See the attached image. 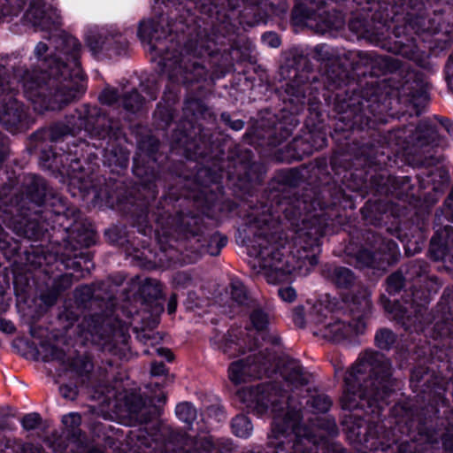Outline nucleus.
<instances>
[{
	"label": "nucleus",
	"mask_w": 453,
	"mask_h": 453,
	"mask_svg": "<svg viewBox=\"0 0 453 453\" xmlns=\"http://www.w3.org/2000/svg\"><path fill=\"white\" fill-rule=\"evenodd\" d=\"M158 19L142 20L138 36L160 57L168 79L190 88L206 81L209 71L202 60L217 46L240 50L239 27L220 12L217 0H155Z\"/></svg>",
	"instance_id": "obj_1"
},
{
	"label": "nucleus",
	"mask_w": 453,
	"mask_h": 453,
	"mask_svg": "<svg viewBox=\"0 0 453 453\" xmlns=\"http://www.w3.org/2000/svg\"><path fill=\"white\" fill-rule=\"evenodd\" d=\"M273 215L267 203L250 206L245 223L239 230L244 234L242 242L250 245V254L255 256L270 283L286 280L294 273L308 274L319 263V239L325 234L326 223L317 216L302 219L293 237L294 249L286 256L285 241Z\"/></svg>",
	"instance_id": "obj_2"
},
{
	"label": "nucleus",
	"mask_w": 453,
	"mask_h": 453,
	"mask_svg": "<svg viewBox=\"0 0 453 453\" xmlns=\"http://www.w3.org/2000/svg\"><path fill=\"white\" fill-rule=\"evenodd\" d=\"M250 406L258 414L269 410L273 414V431L285 435L287 441L277 442L273 453H349L339 442L328 441L339 434L334 418L316 417L301 424V406L293 404V396L280 394L277 384H269L253 390Z\"/></svg>",
	"instance_id": "obj_3"
},
{
	"label": "nucleus",
	"mask_w": 453,
	"mask_h": 453,
	"mask_svg": "<svg viewBox=\"0 0 453 453\" xmlns=\"http://www.w3.org/2000/svg\"><path fill=\"white\" fill-rule=\"evenodd\" d=\"M50 42L55 51L43 59L41 72L27 73L25 80V96L40 113L61 110L80 100L87 89L78 40L65 31H56Z\"/></svg>",
	"instance_id": "obj_4"
},
{
	"label": "nucleus",
	"mask_w": 453,
	"mask_h": 453,
	"mask_svg": "<svg viewBox=\"0 0 453 453\" xmlns=\"http://www.w3.org/2000/svg\"><path fill=\"white\" fill-rule=\"evenodd\" d=\"M309 71V61L303 54L295 51L286 55L280 67L281 78L289 80L284 86L282 114L280 117L269 115L262 118L255 127L244 134L242 139L245 142L271 150L292 134L299 124L296 115L303 111L307 104L311 108L314 105L307 91L311 83L317 81V77H310Z\"/></svg>",
	"instance_id": "obj_5"
},
{
	"label": "nucleus",
	"mask_w": 453,
	"mask_h": 453,
	"mask_svg": "<svg viewBox=\"0 0 453 453\" xmlns=\"http://www.w3.org/2000/svg\"><path fill=\"white\" fill-rule=\"evenodd\" d=\"M309 71V61L303 54L295 51L286 55L280 67L281 78L289 80L284 86L282 114L280 117L269 115L262 118L255 127L244 134L242 139L245 142L271 150L292 134L299 124L296 115L303 111L307 104L311 108L314 105L307 91L311 83L317 81V77H310Z\"/></svg>",
	"instance_id": "obj_6"
},
{
	"label": "nucleus",
	"mask_w": 453,
	"mask_h": 453,
	"mask_svg": "<svg viewBox=\"0 0 453 453\" xmlns=\"http://www.w3.org/2000/svg\"><path fill=\"white\" fill-rule=\"evenodd\" d=\"M276 180L279 185L296 188L306 181L307 187L291 192L277 201L273 214L281 212L291 221L311 219L317 216L320 221L328 225L324 211L335 205L342 196V189L328 172L326 158H317L302 168H291L280 171ZM273 208V205H270Z\"/></svg>",
	"instance_id": "obj_7"
},
{
	"label": "nucleus",
	"mask_w": 453,
	"mask_h": 453,
	"mask_svg": "<svg viewBox=\"0 0 453 453\" xmlns=\"http://www.w3.org/2000/svg\"><path fill=\"white\" fill-rule=\"evenodd\" d=\"M392 364L382 353L365 350L344 375L342 407L380 414L393 390Z\"/></svg>",
	"instance_id": "obj_8"
},
{
	"label": "nucleus",
	"mask_w": 453,
	"mask_h": 453,
	"mask_svg": "<svg viewBox=\"0 0 453 453\" xmlns=\"http://www.w3.org/2000/svg\"><path fill=\"white\" fill-rule=\"evenodd\" d=\"M159 145V140L150 134L142 135L139 139V150L151 158V161L141 163L139 159L134 158L132 170L140 180L135 189L127 191L125 196L112 191L108 185L95 190L96 199L111 205L116 203L125 213L135 218L142 226L140 231L144 234L147 231L148 214L152 211V202L158 193L157 188L165 187V174L160 171L154 158Z\"/></svg>",
	"instance_id": "obj_9"
},
{
	"label": "nucleus",
	"mask_w": 453,
	"mask_h": 453,
	"mask_svg": "<svg viewBox=\"0 0 453 453\" xmlns=\"http://www.w3.org/2000/svg\"><path fill=\"white\" fill-rule=\"evenodd\" d=\"M323 76L327 90L339 89L334 95L333 110L344 128L363 129L370 125L372 117L383 111L380 89L375 83L362 86L350 82L349 73L340 59L326 67Z\"/></svg>",
	"instance_id": "obj_10"
},
{
	"label": "nucleus",
	"mask_w": 453,
	"mask_h": 453,
	"mask_svg": "<svg viewBox=\"0 0 453 453\" xmlns=\"http://www.w3.org/2000/svg\"><path fill=\"white\" fill-rule=\"evenodd\" d=\"M74 297L78 308L88 313L80 325L81 331L88 334L95 344L113 353L121 349L120 345H127L129 335L113 315L116 298L104 283L81 286L75 289Z\"/></svg>",
	"instance_id": "obj_11"
},
{
	"label": "nucleus",
	"mask_w": 453,
	"mask_h": 453,
	"mask_svg": "<svg viewBox=\"0 0 453 453\" xmlns=\"http://www.w3.org/2000/svg\"><path fill=\"white\" fill-rule=\"evenodd\" d=\"M366 13L357 14L349 21V28L357 38L365 39L388 52L415 61L422 68L432 71L431 63L420 56L415 40L406 34V27H395L393 36L386 37L388 21L395 15L387 5L382 8L363 7Z\"/></svg>",
	"instance_id": "obj_12"
},
{
	"label": "nucleus",
	"mask_w": 453,
	"mask_h": 453,
	"mask_svg": "<svg viewBox=\"0 0 453 453\" xmlns=\"http://www.w3.org/2000/svg\"><path fill=\"white\" fill-rule=\"evenodd\" d=\"M352 71L357 75L380 76L388 73H397L403 80L402 93L416 108V114L421 113V108L429 99V83L423 73L411 69L407 63L390 57L378 55L374 51H349L345 54Z\"/></svg>",
	"instance_id": "obj_13"
},
{
	"label": "nucleus",
	"mask_w": 453,
	"mask_h": 453,
	"mask_svg": "<svg viewBox=\"0 0 453 453\" xmlns=\"http://www.w3.org/2000/svg\"><path fill=\"white\" fill-rule=\"evenodd\" d=\"M182 111L184 119L172 135L173 146L181 149L184 157L189 160L210 157L214 153L212 134L195 121L203 119L212 123L216 120L215 113L202 100L194 97L185 100Z\"/></svg>",
	"instance_id": "obj_14"
},
{
	"label": "nucleus",
	"mask_w": 453,
	"mask_h": 453,
	"mask_svg": "<svg viewBox=\"0 0 453 453\" xmlns=\"http://www.w3.org/2000/svg\"><path fill=\"white\" fill-rule=\"evenodd\" d=\"M198 436H189L185 433L174 431L170 427L159 428L158 426H154L153 431L148 433L142 428L137 432H131L132 440L136 438L140 442L139 446L146 448L151 447V441H157V432L164 438V444L161 453H212L217 448L218 453H233V443L228 440L218 441L217 444L213 443L211 437L207 435L208 428L203 423L196 422Z\"/></svg>",
	"instance_id": "obj_15"
},
{
	"label": "nucleus",
	"mask_w": 453,
	"mask_h": 453,
	"mask_svg": "<svg viewBox=\"0 0 453 453\" xmlns=\"http://www.w3.org/2000/svg\"><path fill=\"white\" fill-rule=\"evenodd\" d=\"M8 188L6 197V206L12 207L14 211H23V210L33 211L35 215L44 213L46 219L50 217L69 214L70 209L67 207L66 200L58 193L49 187L46 180L37 174H27L22 180V188L19 194L9 197L10 187L3 185L0 187Z\"/></svg>",
	"instance_id": "obj_16"
},
{
	"label": "nucleus",
	"mask_w": 453,
	"mask_h": 453,
	"mask_svg": "<svg viewBox=\"0 0 453 453\" xmlns=\"http://www.w3.org/2000/svg\"><path fill=\"white\" fill-rule=\"evenodd\" d=\"M0 60V124L11 133L23 132L34 120L22 102L16 98L17 85L22 81L14 80L9 68Z\"/></svg>",
	"instance_id": "obj_17"
},
{
	"label": "nucleus",
	"mask_w": 453,
	"mask_h": 453,
	"mask_svg": "<svg viewBox=\"0 0 453 453\" xmlns=\"http://www.w3.org/2000/svg\"><path fill=\"white\" fill-rule=\"evenodd\" d=\"M370 311L360 312L354 319V325L336 319L332 315V308L323 303H316L310 307L309 319L314 323L316 329L313 330L315 336L334 342L340 343L348 339L353 334H360L365 332Z\"/></svg>",
	"instance_id": "obj_18"
},
{
	"label": "nucleus",
	"mask_w": 453,
	"mask_h": 453,
	"mask_svg": "<svg viewBox=\"0 0 453 453\" xmlns=\"http://www.w3.org/2000/svg\"><path fill=\"white\" fill-rule=\"evenodd\" d=\"M7 191L6 187L0 188V211L4 213L3 221L19 237L34 241L42 238L48 232L52 217L46 219L44 213L36 216L33 211H14L12 207L6 206L4 200Z\"/></svg>",
	"instance_id": "obj_19"
},
{
	"label": "nucleus",
	"mask_w": 453,
	"mask_h": 453,
	"mask_svg": "<svg viewBox=\"0 0 453 453\" xmlns=\"http://www.w3.org/2000/svg\"><path fill=\"white\" fill-rule=\"evenodd\" d=\"M406 139L412 146L413 162L418 167L429 168L440 163L441 155L437 154L435 148L441 143V136L434 126L428 120H422L415 130Z\"/></svg>",
	"instance_id": "obj_20"
},
{
	"label": "nucleus",
	"mask_w": 453,
	"mask_h": 453,
	"mask_svg": "<svg viewBox=\"0 0 453 453\" xmlns=\"http://www.w3.org/2000/svg\"><path fill=\"white\" fill-rule=\"evenodd\" d=\"M276 369L281 379L284 380L288 389L282 388L281 383L279 381H269L257 385L255 388H251L247 391H243V402L246 403V407L250 412L259 415L250 406L253 400L252 396L250 395L253 390H256L260 387L273 383L278 385L280 390V394L285 395L287 397L293 396V398H296L298 394L296 393L295 390H299L303 386L308 385L311 377V374L304 370L298 360L290 357H282L279 359L276 365ZM292 403L294 405H296L295 399H293Z\"/></svg>",
	"instance_id": "obj_21"
},
{
	"label": "nucleus",
	"mask_w": 453,
	"mask_h": 453,
	"mask_svg": "<svg viewBox=\"0 0 453 453\" xmlns=\"http://www.w3.org/2000/svg\"><path fill=\"white\" fill-rule=\"evenodd\" d=\"M322 275L337 288L356 291L347 296L352 303V311L357 310V312L364 313L371 311L372 303L368 290L361 285L352 270L344 266L326 265L322 270Z\"/></svg>",
	"instance_id": "obj_22"
},
{
	"label": "nucleus",
	"mask_w": 453,
	"mask_h": 453,
	"mask_svg": "<svg viewBox=\"0 0 453 453\" xmlns=\"http://www.w3.org/2000/svg\"><path fill=\"white\" fill-rule=\"evenodd\" d=\"M44 142H40L38 147L34 145L35 150H39V165L41 167L47 170H60L67 169L73 173L82 172L83 165L81 162L83 157L84 148L88 144L84 141H79L77 143L73 142L72 146H68L66 149H62L63 153L57 154L50 148L46 149L43 147Z\"/></svg>",
	"instance_id": "obj_23"
},
{
	"label": "nucleus",
	"mask_w": 453,
	"mask_h": 453,
	"mask_svg": "<svg viewBox=\"0 0 453 453\" xmlns=\"http://www.w3.org/2000/svg\"><path fill=\"white\" fill-rule=\"evenodd\" d=\"M168 224L169 227L162 228V234L167 242L187 240L193 243L206 234L209 228L203 215L182 211L169 218Z\"/></svg>",
	"instance_id": "obj_24"
},
{
	"label": "nucleus",
	"mask_w": 453,
	"mask_h": 453,
	"mask_svg": "<svg viewBox=\"0 0 453 453\" xmlns=\"http://www.w3.org/2000/svg\"><path fill=\"white\" fill-rule=\"evenodd\" d=\"M369 187L377 195L392 196L409 205L415 206L419 201L414 195L415 187L409 176L375 173L370 178Z\"/></svg>",
	"instance_id": "obj_25"
},
{
	"label": "nucleus",
	"mask_w": 453,
	"mask_h": 453,
	"mask_svg": "<svg viewBox=\"0 0 453 453\" xmlns=\"http://www.w3.org/2000/svg\"><path fill=\"white\" fill-rule=\"evenodd\" d=\"M380 302L384 310L392 314L394 319L401 323L405 330H417L418 326L430 322L425 303L408 299L391 302L385 296H381Z\"/></svg>",
	"instance_id": "obj_26"
},
{
	"label": "nucleus",
	"mask_w": 453,
	"mask_h": 453,
	"mask_svg": "<svg viewBox=\"0 0 453 453\" xmlns=\"http://www.w3.org/2000/svg\"><path fill=\"white\" fill-rule=\"evenodd\" d=\"M274 359V353L265 349L256 354L252 360L249 357L246 362H233L228 369L229 379L234 384H240L251 378H261L269 372Z\"/></svg>",
	"instance_id": "obj_27"
},
{
	"label": "nucleus",
	"mask_w": 453,
	"mask_h": 453,
	"mask_svg": "<svg viewBox=\"0 0 453 453\" xmlns=\"http://www.w3.org/2000/svg\"><path fill=\"white\" fill-rule=\"evenodd\" d=\"M85 131L98 140L117 139L121 133L120 122L110 118L101 108L83 104Z\"/></svg>",
	"instance_id": "obj_28"
},
{
	"label": "nucleus",
	"mask_w": 453,
	"mask_h": 453,
	"mask_svg": "<svg viewBox=\"0 0 453 453\" xmlns=\"http://www.w3.org/2000/svg\"><path fill=\"white\" fill-rule=\"evenodd\" d=\"M124 400L128 411L126 415L142 425L159 416V409L155 402L165 403L166 396L164 393H159L143 398L139 393L130 392L126 394Z\"/></svg>",
	"instance_id": "obj_29"
},
{
	"label": "nucleus",
	"mask_w": 453,
	"mask_h": 453,
	"mask_svg": "<svg viewBox=\"0 0 453 453\" xmlns=\"http://www.w3.org/2000/svg\"><path fill=\"white\" fill-rule=\"evenodd\" d=\"M387 425L383 423L367 424L363 418L353 417L348 426L349 439L364 446L372 453L378 451L379 440H385L383 435Z\"/></svg>",
	"instance_id": "obj_30"
},
{
	"label": "nucleus",
	"mask_w": 453,
	"mask_h": 453,
	"mask_svg": "<svg viewBox=\"0 0 453 453\" xmlns=\"http://www.w3.org/2000/svg\"><path fill=\"white\" fill-rule=\"evenodd\" d=\"M86 42L90 51L97 58L125 55L128 42L121 34L89 32Z\"/></svg>",
	"instance_id": "obj_31"
},
{
	"label": "nucleus",
	"mask_w": 453,
	"mask_h": 453,
	"mask_svg": "<svg viewBox=\"0 0 453 453\" xmlns=\"http://www.w3.org/2000/svg\"><path fill=\"white\" fill-rule=\"evenodd\" d=\"M230 11L238 10L239 24L253 27L265 24L268 19V10L264 0H226Z\"/></svg>",
	"instance_id": "obj_32"
},
{
	"label": "nucleus",
	"mask_w": 453,
	"mask_h": 453,
	"mask_svg": "<svg viewBox=\"0 0 453 453\" xmlns=\"http://www.w3.org/2000/svg\"><path fill=\"white\" fill-rule=\"evenodd\" d=\"M24 19L40 30L57 29L61 26L60 17L56 11L46 8L45 3L42 0H34L30 3Z\"/></svg>",
	"instance_id": "obj_33"
},
{
	"label": "nucleus",
	"mask_w": 453,
	"mask_h": 453,
	"mask_svg": "<svg viewBox=\"0 0 453 453\" xmlns=\"http://www.w3.org/2000/svg\"><path fill=\"white\" fill-rule=\"evenodd\" d=\"M362 240L365 244L376 251L381 265L395 263L400 256L397 243L391 240L383 238L378 233L368 229L362 234Z\"/></svg>",
	"instance_id": "obj_34"
},
{
	"label": "nucleus",
	"mask_w": 453,
	"mask_h": 453,
	"mask_svg": "<svg viewBox=\"0 0 453 453\" xmlns=\"http://www.w3.org/2000/svg\"><path fill=\"white\" fill-rule=\"evenodd\" d=\"M139 297L152 314H159L164 307L159 300L162 297V287L158 280L148 278L139 287Z\"/></svg>",
	"instance_id": "obj_35"
},
{
	"label": "nucleus",
	"mask_w": 453,
	"mask_h": 453,
	"mask_svg": "<svg viewBox=\"0 0 453 453\" xmlns=\"http://www.w3.org/2000/svg\"><path fill=\"white\" fill-rule=\"evenodd\" d=\"M114 138L109 140L108 146L103 152L104 165L108 167L111 173H119L128 165L129 152L122 146L115 142Z\"/></svg>",
	"instance_id": "obj_36"
},
{
	"label": "nucleus",
	"mask_w": 453,
	"mask_h": 453,
	"mask_svg": "<svg viewBox=\"0 0 453 453\" xmlns=\"http://www.w3.org/2000/svg\"><path fill=\"white\" fill-rule=\"evenodd\" d=\"M209 232L210 229L208 228L206 234L197 238L195 242L190 243V249L193 250V252L198 255H219L222 248L227 243V237L219 232H215L211 234Z\"/></svg>",
	"instance_id": "obj_37"
},
{
	"label": "nucleus",
	"mask_w": 453,
	"mask_h": 453,
	"mask_svg": "<svg viewBox=\"0 0 453 453\" xmlns=\"http://www.w3.org/2000/svg\"><path fill=\"white\" fill-rule=\"evenodd\" d=\"M96 242V232L89 225L76 223L68 237L66 250L78 251L79 249L88 248Z\"/></svg>",
	"instance_id": "obj_38"
},
{
	"label": "nucleus",
	"mask_w": 453,
	"mask_h": 453,
	"mask_svg": "<svg viewBox=\"0 0 453 453\" xmlns=\"http://www.w3.org/2000/svg\"><path fill=\"white\" fill-rule=\"evenodd\" d=\"M68 135L74 136L65 124L60 120L49 127H42L34 132L30 135V142L35 143V147H38L40 142H58Z\"/></svg>",
	"instance_id": "obj_39"
},
{
	"label": "nucleus",
	"mask_w": 453,
	"mask_h": 453,
	"mask_svg": "<svg viewBox=\"0 0 453 453\" xmlns=\"http://www.w3.org/2000/svg\"><path fill=\"white\" fill-rule=\"evenodd\" d=\"M453 244V226H445L438 230L430 241L429 251L434 260H444Z\"/></svg>",
	"instance_id": "obj_40"
},
{
	"label": "nucleus",
	"mask_w": 453,
	"mask_h": 453,
	"mask_svg": "<svg viewBox=\"0 0 453 453\" xmlns=\"http://www.w3.org/2000/svg\"><path fill=\"white\" fill-rule=\"evenodd\" d=\"M348 0H299L296 4L292 17L295 19H302L303 18H312L318 11L324 7H328L334 4L336 6L343 5Z\"/></svg>",
	"instance_id": "obj_41"
},
{
	"label": "nucleus",
	"mask_w": 453,
	"mask_h": 453,
	"mask_svg": "<svg viewBox=\"0 0 453 453\" xmlns=\"http://www.w3.org/2000/svg\"><path fill=\"white\" fill-rule=\"evenodd\" d=\"M358 5L366 7L382 8L388 6L393 13H410L411 11L418 10L422 4L420 0H353Z\"/></svg>",
	"instance_id": "obj_42"
},
{
	"label": "nucleus",
	"mask_w": 453,
	"mask_h": 453,
	"mask_svg": "<svg viewBox=\"0 0 453 453\" xmlns=\"http://www.w3.org/2000/svg\"><path fill=\"white\" fill-rule=\"evenodd\" d=\"M305 397L306 402L304 405L296 398L295 404L299 407V403H301V410L304 408L313 413H326L330 410L333 404V401L330 396L315 388H307Z\"/></svg>",
	"instance_id": "obj_43"
},
{
	"label": "nucleus",
	"mask_w": 453,
	"mask_h": 453,
	"mask_svg": "<svg viewBox=\"0 0 453 453\" xmlns=\"http://www.w3.org/2000/svg\"><path fill=\"white\" fill-rule=\"evenodd\" d=\"M211 342L220 349L228 357H234L238 355L244 354V349L239 342L237 331H228L225 334H217L211 338Z\"/></svg>",
	"instance_id": "obj_44"
},
{
	"label": "nucleus",
	"mask_w": 453,
	"mask_h": 453,
	"mask_svg": "<svg viewBox=\"0 0 453 453\" xmlns=\"http://www.w3.org/2000/svg\"><path fill=\"white\" fill-rule=\"evenodd\" d=\"M387 144L388 141L385 135L378 132H373L371 135V139L360 146V154L366 157L368 161L380 164L379 157L385 155Z\"/></svg>",
	"instance_id": "obj_45"
},
{
	"label": "nucleus",
	"mask_w": 453,
	"mask_h": 453,
	"mask_svg": "<svg viewBox=\"0 0 453 453\" xmlns=\"http://www.w3.org/2000/svg\"><path fill=\"white\" fill-rule=\"evenodd\" d=\"M49 50H50V46L43 42H40L36 44L34 52H35L36 58L38 59V61H40L39 67L37 69H33V70L29 71V70L24 69L22 67H15L13 65L10 66L9 64L6 63V60L3 64L4 65H6L9 68V70L12 69V75L14 76V80L22 81L23 89L25 90V80H26L27 76H28L27 73H32L34 72H41L43 59L49 58L50 57V54L46 56Z\"/></svg>",
	"instance_id": "obj_46"
},
{
	"label": "nucleus",
	"mask_w": 453,
	"mask_h": 453,
	"mask_svg": "<svg viewBox=\"0 0 453 453\" xmlns=\"http://www.w3.org/2000/svg\"><path fill=\"white\" fill-rule=\"evenodd\" d=\"M327 8L328 7H324L320 11H318L312 18H303L298 20L303 21L305 19H311L321 23L325 28H341L344 23L342 13L334 8L332 9L333 12H330Z\"/></svg>",
	"instance_id": "obj_47"
},
{
	"label": "nucleus",
	"mask_w": 453,
	"mask_h": 453,
	"mask_svg": "<svg viewBox=\"0 0 453 453\" xmlns=\"http://www.w3.org/2000/svg\"><path fill=\"white\" fill-rule=\"evenodd\" d=\"M171 96L173 97L172 92H170V96L164 103L159 102L157 104L156 110L153 113L154 125L158 129L164 130L167 128L174 119L175 112L172 104L170 103V100L172 99Z\"/></svg>",
	"instance_id": "obj_48"
},
{
	"label": "nucleus",
	"mask_w": 453,
	"mask_h": 453,
	"mask_svg": "<svg viewBox=\"0 0 453 453\" xmlns=\"http://www.w3.org/2000/svg\"><path fill=\"white\" fill-rule=\"evenodd\" d=\"M62 423L65 426L66 437L74 442L83 444L86 441V434L81 431V416L79 413L72 412L63 416Z\"/></svg>",
	"instance_id": "obj_49"
},
{
	"label": "nucleus",
	"mask_w": 453,
	"mask_h": 453,
	"mask_svg": "<svg viewBox=\"0 0 453 453\" xmlns=\"http://www.w3.org/2000/svg\"><path fill=\"white\" fill-rule=\"evenodd\" d=\"M364 243L362 247L354 254L356 265L359 267H380L381 262L374 250Z\"/></svg>",
	"instance_id": "obj_50"
},
{
	"label": "nucleus",
	"mask_w": 453,
	"mask_h": 453,
	"mask_svg": "<svg viewBox=\"0 0 453 453\" xmlns=\"http://www.w3.org/2000/svg\"><path fill=\"white\" fill-rule=\"evenodd\" d=\"M120 104L123 109L129 113L134 114L141 111L145 104V98L133 88L131 91L125 92L120 97Z\"/></svg>",
	"instance_id": "obj_51"
},
{
	"label": "nucleus",
	"mask_w": 453,
	"mask_h": 453,
	"mask_svg": "<svg viewBox=\"0 0 453 453\" xmlns=\"http://www.w3.org/2000/svg\"><path fill=\"white\" fill-rule=\"evenodd\" d=\"M312 58L324 64V68L340 59L337 50L327 44L316 45L312 50Z\"/></svg>",
	"instance_id": "obj_52"
},
{
	"label": "nucleus",
	"mask_w": 453,
	"mask_h": 453,
	"mask_svg": "<svg viewBox=\"0 0 453 453\" xmlns=\"http://www.w3.org/2000/svg\"><path fill=\"white\" fill-rule=\"evenodd\" d=\"M175 414L180 421L188 426V429L198 432L197 428L193 427V424L197 418V411L190 403L184 402L177 404ZM198 435L199 433L196 436Z\"/></svg>",
	"instance_id": "obj_53"
},
{
	"label": "nucleus",
	"mask_w": 453,
	"mask_h": 453,
	"mask_svg": "<svg viewBox=\"0 0 453 453\" xmlns=\"http://www.w3.org/2000/svg\"><path fill=\"white\" fill-rule=\"evenodd\" d=\"M401 270L407 280H412L425 276L428 272V265L424 260L415 259L405 264Z\"/></svg>",
	"instance_id": "obj_54"
},
{
	"label": "nucleus",
	"mask_w": 453,
	"mask_h": 453,
	"mask_svg": "<svg viewBox=\"0 0 453 453\" xmlns=\"http://www.w3.org/2000/svg\"><path fill=\"white\" fill-rule=\"evenodd\" d=\"M397 341V335L389 328H380L374 335V344L381 350H390Z\"/></svg>",
	"instance_id": "obj_55"
},
{
	"label": "nucleus",
	"mask_w": 453,
	"mask_h": 453,
	"mask_svg": "<svg viewBox=\"0 0 453 453\" xmlns=\"http://www.w3.org/2000/svg\"><path fill=\"white\" fill-rule=\"evenodd\" d=\"M73 135L80 133L81 129L85 130L83 104L76 108L72 113L66 115L62 120Z\"/></svg>",
	"instance_id": "obj_56"
},
{
	"label": "nucleus",
	"mask_w": 453,
	"mask_h": 453,
	"mask_svg": "<svg viewBox=\"0 0 453 453\" xmlns=\"http://www.w3.org/2000/svg\"><path fill=\"white\" fill-rule=\"evenodd\" d=\"M4 447L12 449L15 453H45L41 445H35L30 442H21L12 438H4Z\"/></svg>",
	"instance_id": "obj_57"
},
{
	"label": "nucleus",
	"mask_w": 453,
	"mask_h": 453,
	"mask_svg": "<svg viewBox=\"0 0 453 453\" xmlns=\"http://www.w3.org/2000/svg\"><path fill=\"white\" fill-rule=\"evenodd\" d=\"M231 299L239 306H249L252 300L245 288L240 280L232 281L231 285Z\"/></svg>",
	"instance_id": "obj_58"
},
{
	"label": "nucleus",
	"mask_w": 453,
	"mask_h": 453,
	"mask_svg": "<svg viewBox=\"0 0 453 453\" xmlns=\"http://www.w3.org/2000/svg\"><path fill=\"white\" fill-rule=\"evenodd\" d=\"M232 430L233 433L242 438H247L250 435L253 426L250 418L245 415H237L232 420Z\"/></svg>",
	"instance_id": "obj_59"
},
{
	"label": "nucleus",
	"mask_w": 453,
	"mask_h": 453,
	"mask_svg": "<svg viewBox=\"0 0 453 453\" xmlns=\"http://www.w3.org/2000/svg\"><path fill=\"white\" fill-rule=\"evenodd\" d=\"M222 177V169H211L207 166L201 167L196 173V180L203 186H209L211 183H217Z\"/></svg>",
	"instance_id": "obj_60"
},
{
	"label": "nucleus",
	"mask_w": 453,
	"mask_h": 453,
	"mask_svg": "<svg viewBox=\"0 0 453 453\" xmlns=\"http://www.w3.org/2000/svg\"><path fill=\"white\" fill-rule=\"evenodd\" d=\"M28 0H0V19L6 16H17Z\"/></svg>",
	"instance_id": "obj_61"
},
{
	"label": "nucleus",
	"mask_w": 453,
	"mask_h": 453,
	"mask_svg": "<svg viewBox=\"0 0 453 453\" xmlns=\"http://www.w3.org/2000/svg\"><path fill=\"white\" fill-rule=\"evenodd\" d=\"M288 148L294 150L289 157L295 159H301L304 155H311L313 151L312 147L303 138H295L288 145Z\"/></svg>",
	"instance_id": "obj_62"
},
{
	"label": "nucleus",
	"mask_w": 453,
	"mask_h": 453,
	"mask_svg": "<svg viewBox=\"0 0 453 453\" xmlns=\"http://www.w3.org/2000/svg\"><path fill=\"white\" fill-rule=\"evenodd\" d=\"M406 280L407 279L401 269L391 273L386 280V289L388 294L395 295L399 293L404 287Z\"/></svg>",
	"instance_id": "obj_63"
},
{
	"label": "nucleus",
	"mask_w": 453,
	"mask_h": 453,
	"mask_svg": "<svg viewBox=\"0 0 453 453\" xmlns=\"http://www.w3.org/2000/svg\"><path fill=\"white\" fill-rule=\"evenodd\" d=\"M39 352L42 354V359L45 362L52 360L64 361L65 356L63 349L47 342L41 343Z\"/></svg>",
	"instance_id": "obj_64"
}]
</instances>
